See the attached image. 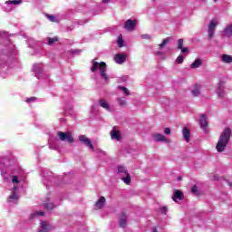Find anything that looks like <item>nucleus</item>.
I'll return each instance as SVG.
<instances>
[{
	"label": "nucleus",
	"instance_id": "f257e3e1",
	"mask_svg": "<svg viewBox=\"0 0 232 232\" xmlns=\"http://www.w3.org/2000/svg\"><path fill=\"white\" fill-rule=\"evenodd\" d=\"M229 139H231V129L226 128L221 133L216 146V150L218 153H222V151L226 150V146L229 143Z\"/></svg>",
	"mask_w": 232,
	"mask_h": 232
},
{
	"label": "nucleus",
	"instance_id": "f03ea898",
	"mask_svg": "<svg viewBox=\"0 0 232 232\" xmlns=\"http://www.w3.org/2000/svg\"><path fill=\"white\" fill-rule=\"evenodd\" d=\"M99 67L102 79H104V81H108V74H106V63L101 62L99 63L95 60H92V67L91 68V71L95 72H97V70H99Z\"/></svg>",
	"mask_w": 232,
	"mask_h": 232
},
{
	"label": "nucleus",
	"instance_id": "7ed1b4c3",
	"mask_svg": "<svg viewBox=\"0 0 232 232\" xmlns=\"http://www.w3.org/2000/svg\"><path fill=\"white\" fill-rule=\"evenodd\" d=\"M117 170L119 175H121V179L126 184L127 186H130L131 184V176H130V173H128V169H126L123 165H118Z\"/></svg>",
	"mask_w": 232,
	"mask_h": 232
},
{
	"label": "nucleus",
	"instance_id": "20e7f679",
	"mask_svg": "<svg viewBox=\"0 0 232 232\" xmlns=\"http://www.w3.org/2000/svg\"><path fill=\"white\" fill-rule=\"evenodd\" d=\"M60 140L62 141H68L69 144H73V136L72 135V132L67 131V132H63V131H58L57 133Z\"/></svg>",
	"mask_w": 232,
	"mask_h": 232
},
{
	"label": "nucleus",
	"instance_id": "39448f33",
	"mask_svg": "<svg viewBox=\"0 0 232 232\" xmlns=\"http://www.w3.org/2000/svg\"><path fill=\"white\" fill-rule=\"evenodd\" d=\"M217 25H218L217 20L212 19L208 24V34L209 39H212L214 37Z\"/></svg>",
	"mask_w": 232,
	"mask_h": 232
},
{
	"label": "nucleus",
	"instance_id": "423d86ee",
	"mask_svg": "<svg viewBox=\"0 0 232 232\" xmlns=\"http://www.w3.org/2000/svg\"><path fill=\"white\" fill-rule=\"evenodd\" d=\"M137 26V20L128 19L124 24V28L127 32H133Z\"/></svg>",
	"mask_w": 232,
	"mask_h": 232
},
{
	"label": "nucleus",
	"instance_id": "0eeeda50",
	"mask_svg": "<svg viewBox=\"0 0 232 232\" xmlns=\"http://www.w3.org/2000/svg\"><path fill=\"white\" fill-rule=\"evenodd\" d=\"M224 84H226L224 81H219L216 90L217 94L221 99H224V97H226V92L224 91Z\"/></svg>",
	"mask_w": 232,
	"mask_h": 232
},
{
	"label": "nucleus",
	"instance_id": "6e6552de",
	"mask_svg": "<svg viewBox=\"0 0 232 232\" xmlns=\"http://www.w3.org/2000/svg\"><path fill=\"white\" fill-rule=\"evenodd\" d=\"M79 141L83 142L85 146H88V148H91L92 151H95V147H93V143H92V140H90V138L81 135L79 136Z\"/></svg>",
	"mask_w": 232,
	"mask_h": 232
},
{
	"label": "nucleus",
	"instance_id": "1a4fd4ad",
	"mask_svg": "<svg viewBox=\"0 0 232 232\" xmlns=\"http://www.w3.org/2000/svg\"><path fill=\"white\" fill-rule=\"evenodd\" d=\"M119 224L120 227H122L123 229L128 226V216H126V213L122 212L121 214Z\"/></svg>",
	"mask_w": 232,
	"mask_h": 232
},
{
	"label": "nucleus",
	"instance_id": "9d476101",
	"mask_svg": "<svg viewBox=\"0 0 232 232\" xmlns=\"http://www.w3.org/2000/svg\"><path fill=\"white\" fill-rule=\"evenodd\" d=\"M114 61L117 64H124V63H126V54L124 53L115 54Z\"/></svg>",
	"mask_w": 232,
	"mask_h": 232
},
{
	"label": "nucleus",
	"instance_id": "9b49d317",
	"mask_svg": "<svg viewBox=\"0 0 232 232\" xmlns=\"http://www.w3.org/2000/svg\"><path fill=\"white\" fill-rule=\"evenodd\" d=\"M184 198V192L179 189H174V195L172 197V200L177 202V200H182Z\"/></svg>",
	"mask_w": 232,
	"mask_h": 232
},
{
	"label": "nucleus",
	"instance_id": "f8f14e48",
	"mask_svg": "<svg viewBox=\"0 0 232 232\" xmlns=\"http://www.w3.org/2000/svg\"><path fill=\"white\" fill-rule=\"evenodd\" d=\"M50 229H52V227H50V224H48V222L42 221L40 223L39 232H50Z\"/></svg>",
	"mask_w": 232,
	"mask_h": 232
},
{
	"label": "nucleus",
	"instance_id": "ddd939ff",
	"mask_svg": "<svg viewBox=\"0 0 232 232\" xmlns=\"http://www.w3.org/2000/svg\"><path fill=\"white\" fill-rule=\"evenodd\" d=\"M111 137L112 140H121V139H122V134H121V130H112L111 131Z\"/></svg>",
	"mask_w": 232,
	"mask_h": 232
},
{
	"label": "nucleus",
	"instance_id": "4468645a",
	"mask_svg": "<svg viewBox=\"0 0 232 232\" xmlns=\"http://www.w3.org/2000/svg\"><path fill=\"white\" fill-rule=\"evenodd\" d=\"M152 139L155 140V142H166V136L160 133H154L152 135Z\"/></svg>",
	"mask_w": 232,
	"mask_h": 232
},
{
	"label": "nucleus",
	"instance_id": "2eb2a0df",
	"mask_svg": "<svg viewBox=\"0 0 232 232\" xmlns=\"http://www.w3.org/2000/svg\"><path fill=\"white\" fill-rule=\"evenodd\" d=\"M105 204H106V198H104V196H102L96 201L95 206H96L97 209H102V208H104Z\"/></svg>",
	"mask_w": 232,
	"mask_h": 232
},
{
	"label": "nucleus",
	"instance_id": "dca6fc26",
	"mask_svg": "<svg viewBox=\"0 0 232 232\" xmlns=\"http://www.w3.org/2000/svg\"><path fill=\"white\" fill-rule=\"evenodd\" d=\"M199 124L204 130L208 129V117H206V114L201 115Z\"/></svg>",
	"mask_w": 232,
	"mask_h": 232
},
{
	"label": "nucleus",
	"instance_id": "f3484780",
	"mask_svg": "<svg viewBox=\"0 0 232 232\" xmlns=\"http://www.w3.org/2000/svg\"><path fill=\"white\" fill-rule=\"evenodd\" d=\"M190 137H191V130H189L188 127H185L183 130V139H185L187 142H189Z\"/></svg>",
	"mask_w": 232,
	"mask_h": 232
},
{
	"label": "nucleus",
	"instance_id": "a211bd4d",
	"mask_svg": "<svg viewBox=\"0 0 232 232\" xmlns=\"http://www.w3.org/2000/svg\"><path fill=\"white\" fill-rule=\"evenodd\" d=\"M202 66V60L200 58H198L194 61V63L190 65V68L192 70H195L197 68H200Z\"/></svg>",
	"mask_w": 232,
	"mask_h": 232
},
{
	"label": "nucleus",
	"instance_id": "6ab92c4d",
	"mask_svg": "<svg viewBox=\"0 0 232 232\" xmlns=\"http://www.w3.org/2000/svg\"><path fill=\"white\" fill-rule=\"evenodd\" d=\"M99 104L102 108H103L104 110H106L107 111H110V104L107 103L106 100L104 99H100L99 100Z\"/></svg>",
	"mask_w": 232,
	"mask_h": 232
},
{
	"label": "nucleus",
	"instance_id": "aec40b11",
	"mask_svg": "<svg viewBox=\"0 0 232 232\" xmlns=\"http://www.w3.org/2000/svg\"><path fill=\"white\" fill-rule=\"evenodd\" d=\"M222 63H225L226 64H229L232 63V56L229 54H223L221 56Z\"/></svg>",
	"mask_w": 232,
	"mask_h": 232
},
{
	"label": "nucleus",
	"instance_id": "412c9836",
	"mask_svg": "<svg viewBox=\"0 0 232 232\" xmlns=\"http://www.w3.org/2000/svg\"><path fill=\"white\" fill-rule=\"evenodd\" d=\"M224 34L226 37H232V24L224 29Z\"/></svg>",
	"mask_w": 232,
	"mask_h": 232
},
{
	"label": "nucleus",
	"instance_id": "4be33fe9",
	"mask_svg": "<svg viewBox=\"0 0 232 232\" xmlns=\"http://www.w3.org/2000/svg\"><path fill=\"white\" fill-rule=\"evenodd\" d=\"M191 93L194 97H198V95H200V87H198V85L196 84Z\"/></svg>",
	"mask_w": 232,
	"mask_h": 232
},
{
	"label": "nucleus",
	"instance_id": "5701e85b",
	"mask_svg": "<svg viewBox=\"0 0 232 232\" xmlns=\"http://www.w3.org/2000/svg\"><path fill=\"white\" fill-rule=\"evenodd\" d=\"M44 208H45V209H47L48 211H52V209H53L55 206L53 205V203H44Z\"/></svg>",
	"mask_w": 232,
	"mask_h": 232
},
{
	"label": "nucleus",
	"instance_id": "b1692460",
	"mask_svg": "<svg viewBox=\"0 0 232 232\" xmlns=\"http://www.w3.org/2000/svg\"><path fill=\"white\" fill-rule=\"evenodd\" d=\"M19 196L15 192H13L11 196L8 197V202H12L13 200H17Z\"/></svg>",
	"mask_w": 232,
	"mask_h": 232
},
{
	"label": "nucleus",
	"instance_id": "393cba45",
	"mask_svg": "<svg viewBox=\"0 0 232 232\" xmlns=\"http://www.w3.org/2000/svg\"><path fill=\"white\" fill-rule=\"evenodd\" d=\"M169 41H171V38L169 37L165 38L163 42L159 45L160 50H162V48L167 44V43H169Z\"/></svg>",
	"mask_w": 232,
	"mask_h": 232
},
{
	"label": "nucleus",
	"instance_id": "a878e982",
	"mask_svg": "<svg viewBox=\"0 0 232 232\" xmlns=\"http://www.w3.org/2000/svg\"><path fill=\"white\" fill-rule=\"evenodd\" d=\"M45 16L47 17V19H49V21H51V23H57V19L55 18V15L53 14H45Z\"/></svg>",
	"mask_w": 232,
	"mask_h": 232
},
{
	"label": "nucleus",
	"instance_id": "bb28decb",
	"mask_svg": "<svg viewBox=\"0 0 232 232\" xmlns=\"http://www.w3.org/2000/svg\"><path fill=\"white\" fill-rule=\"evenodd\" d=\"M118 102L120 104V106H121L122 108H124V106H126V99L124 98H119L118 99Z\"/></svg>",
	"mask_w": 232,
	"mask_h": 232
},
{
	"label": "nucleus",
	"instance_id": "cd10ccee",
	"mask_svg": "<svg viewBox=\"0 0 232 232\" xmlns=\"http://www.w3.org/2000/svg\"><path fill=\"white\" fill-rule=\"evenodd\" d=\"M9 5H21V3H23V0H10L7 2Z\"/></svg>",
	"mask_w": 232,
	"mask_h": 232
},
{
	"label": "nucleus",
	"instance_id": "c85d7f7f",
	"mask_svg": "<svg viewBox=\"0 0 232 232\" xmlns=\"http://www.w3.org/2000/svg\"><path fill=\"white\" fill-rule=\"evenodd\" d=\"M184 63V56L179 55L176 59V63L177 64H182Z\"/></svg>",
	"mask_w": 232,
	"mask_h": 232
},
{
	"label": "nucleus",
	"instance_id": "c756f323",
	"mask_svg": "<svg viewBox=\"0 0 232 232\" xmlns=\"http://www.w3.org/2000/svg\"><path fill=\"white\" fill-rule=\"evenodd\" d=\"M118 88H119V90H121L125 93V95H127V96L130 95V91L128 90V88L123 87V86H119Z\"/></svg>",
	"mask_w": 232,
	"mask_h": 232
},
{
	"label": "nucleus",
	"instance_id": "7c9ffc66",
	"mask_svg": "<svg viewBox=\"0 0 232 232\" xmlns=\"http://www.w3.org/2000/svg\"><path fill=\"white\" fill-rule=\"evenodd\" d=\"M118 45H119L120 48H122V46H124V40H122V36L121 35H120L118 37Z\"/></svg>",
	"mask_w": 232,
	"mask_h": 232
},
{
	"label": "nucleus",
	"instance_id": "2f4dec72",
	"mask_svg": "<svg viewBox=\"0 0 232 232\" xmlns=\"http://www.w3.org/2000/svg\"><path fill=\"white\" fill-rule=\"evenodd\" d=\"M184 47V39L180 38L178 40V50Z\"/></svg>",
	"mask_w": 232,
	"mask_h": 232
},
{
	"label": "nucleus",
	"instance_id": "473e14b6",
	"mask_svg": "<svg viewBox=\"0 0 232 232\" xmlns=\"http://www.w3.org/2000/svg\"><path fill=\"white\" fill-rule=\"evenodd\" d=\"M191 193H193L194 195H198V188L197 187V185H194L192 187Z\"/></svg>",
	"mask_w": 232,
	"mask_h": 232
},
{
	"label": "nucleus",
	"instance_id": "72a5a7b5",
	"mask_svg": "<svg viewBox=\"0 0 232 232\" xmlns=\"http://www.w3.org/2000/svg\"><path fill=\"white\" fill-rule=\"evenodd\" d=\"M160 213H162L163 215H167L168 214V207L163 206L160 208Z\"/></svg>",
	"mask_w": 232,
	"mask_h": 232
},
{
	"label": "nucleus",
	"instance_id": "f704fd0d",
	"mask_svg": "<svg viewBox=\"0 0 232 232\" xmlns=\"http://www.w3.org/2000/svg\"><path fill=\"white\" fill-rule=\"evenodd\" d=\"M57 41H59L58 38H48V43L50 46H52V44H53L54 43H57Z\"/></svg>",
	"mask_w": 232,
	"mask_h": 232
},
{
	"label": "nucleus",
	"instance_id": "c9c22d12",
	"mask_svg": "<svg viewBox=\"0 0 232 232\" xmlns=\"http://www.w3.org/2000/svg\"><path fill=\"white\" fill-rule=\"evenodd\" d=\"M12 182L14 184H19V179L17 176H13Z\"/></svg>",
	"mask_w": 232,
	"mask_h": 232
},
{
	"label": "nucleus",
	"instance_id": "e433bc0d",
	"mask_svg": "<svg viewBox=\"0 0 232 232\" xmlns=\"http://www.w3.org/2000/svg\"><path fill=\"white\" fill-rule=\"evenodd\" d=\"M164 132L166 135H171V129L167 127L165 128Z\"/></svg>",
	"mask_w": 232,
	"mask_h": 232
},
{
	"label": "nucleus",
	"instance_id": "4c0bfd02",
	"mask_svg": "<svg viewBox=\"0 0 232 232\" xmlns=\"http://www.w3.org/2000/svg\"><path fill=\"white\" fill-rule=\"evenodd\" d=\"M179 50H181L182 53H187V52H189V49H188V47H182Z\"/></svg>",
	"mask_w": 232,
	"mask_h": 232
},
{
	"label": "nucleus",
	"instance_id": "58836bf2",
	"mask_svg": "<svg viewBox=\"0 0 232 232\" xmlns=\"http://www.w3.org/2000/svg\"><path fill=\"white\" fill-rule=\"evenodd\" d=\"M141 38L142 39H151V36H150V34H142Z\"/></svg>",
	"mask_w": 232,
	"mask_h": 232
},
{
	"label": "nucleus",
	"instance_id": "ea45409f",
	"mask_svg": "<svg viewBox=\"0 0 232 232\" xmlns=\"http://www.w3.org/2000/svg\"><path fill=\"white\" fill-rule=\"evenodd\" d=\"M36 99H37V98H35V97L28 98V99L26 100V102H32L35 101Z\"/></svg>",
	"mask_w": 232,
	"mask_h": 232
},
{
	"label": "nucleus",
	"instance_id": "a19ab883",
	"mask_svg": "<svg viewBox=\"0 0 232 232\" xmlns=\"http://www.w3.org/2000/svg\"><path fill=\"white\" fill-rule=\"evenodd\" d=\"M37 215H39L40 217H44V211H40L37 213Z\"/></svg>",
	"mask_w": 232,
	"mask_h": 232
},
{
	"label": "nucleus",
	"instance_id": "79ce46f5",
	"mask_svg": "<svg viewBox=\"0 0 232 232\" xmlns=\"http://www.w3.org/2000/svg\"><path fill=\"white\" fill-rule=\"evenodd\" d=\"M103 3H110V0H103Z\"/></svg>",
	"mask_w": 232,
	"mask_h": 232
},
{
	"label": "nucleus",
	"instance_id": "37998d69",
	"mask_svg": "<svg viewBox=\"0 0 232 232\" xmlns=\"http://www.w3.org/2000/svg\"><path fill=\"white\" fill-rule=\"evenodd\" d=\"M152 232H158L157 228H154V229L152 230Z\"/></svg>",
	"mask_w": 232,
	"mask_h": 232
},
{
	"label": "nucleus",
	"instance_id": "c03bdc74",
	"mask_svg": "<svg viewBox=\"0 0 232 232\" xmlns=\"http://www.w3.org/2000/svg\"><path fill=\"white\" fill-rule=\"evenodd\" d=\"M179 180H182V178H179Z\"/></svg>",
	"mask_w": 232,
	"mask_h": 232
},
{
	"label": "nucleus",
	"instance_id": "a18cd8bd",
	"mask_svg": "<svg viewBox=\"0 0 232 232\" xmlns=\"http://www.w3.org/2000/svg\"><path fill=\"white\" fill-rule=\"evenodd\" d=\"M218 0H214L215 3H217Z\"/></svg>",
	"mask_w": 232,
	"mask_h": 232
}]
</instances>
